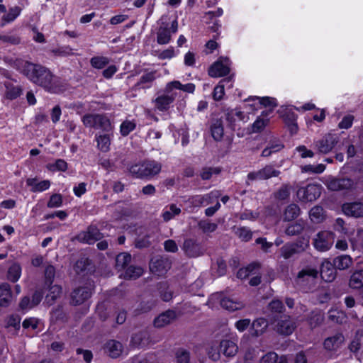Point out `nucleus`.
I'll return each mask as SVG.
<instances>
[{
    "mask_svg": "<svg viewBox=\"0 0 363 363\" xmlns=\"http://www.w3.org/2000/svg\"><path fill=\"white\" fill-rule=\"evenodd\" d=\"M21 72L33 83L44 87L50 92L61 91L60 79L49 69L40 65L24 62L21 68Z\"/></svg>",
    "mask_w": 363,
    "mask_h": 363,
    "instance_id": "nucleus-1",
    "label": "nucleus"
},
{
    "mask_svg": "<svg viewBox=\"0 0 363 363\" xmlns=\"http://www.w3.org/2000/svg\"><path fill=\"white\" fill-rule=\"evenodd\" d=\"M208 303V305L212 307L216 303H220L221 307L230 311L240 310L245 307V303L242 301H235L230 297L224 296L221 293L212 294Z\"/></svg>",
    "mask_w": 363,
    "mask_h": 363,
    "instance_id": "nucleus-2",
    "label": "nucleus"
},
{
    "mask_svg": "<svg viewBox=\"0 0 363 363\" xmlns=\"http://www.w3.org/2000/svg\"><path fill=\"white\" fill-rule=\"evenodd\" d=\"M246 101L247 102V105L256 111H260L263 108L269 111H272L278 106L277 99L269 96H250Z\"/></svg>",
    "mask_w": 363,
    "mask_h": 363,
    "instance_id": "nucleus-3",
    "label": "nucleus"
},
{
    "mask_svg": "<svg viewBox=\"0 0 363 363\" xmlns=\"http://www.w3.org/2000/svg\"><path fill=\"white\" fill-rule=\"evenodd\" d=\"M335 234L331 231H320L313 239L314 247L320 252L329 250L334 243Z\"/></svg>",
    "mask_w": 363,
    "mask_h": 363,
    "instance_id": "nucleus-4",
    "label": "nucleus"
},
{
    "mask_svg": "<svg viewBox=\"0 0 363 363\" xmlns=\"http://www.w3.org/2000/svg\"><path fill=\"white\" fill-rule=\"evenodd\" d=\"M82 121L86 126L107 132L112 129L110 121L104 115H84Z\"/></svg>",
    "mask_w": 363,
    "mask_h": 363,
    "instance_id": "nucleus-5",
    "label": "nucleus"
},
{
    "mask_svg": "<svg viewBox=\"0 0 363 363\" xmlns=\"http://www.w3.org/2000/svg\"><path fill=\"white\" fill-rule=\"evenodd\" d=\"M339 142V134L328 133L315 142V147L320 153L327 154L331 152L337 145Z\"/></svg>",
    "mask_w": 363,
    "mask_h": 363,
    "instance_id": "nucleus-6",
    "label": "nucleus"
},
{
    "mask_svg": "<svg viewBox=\"0 0 363 363\" xmlns=\"http://www.w3.org/2000/svg\"><path fill=\"white\" fill-rule=\"evenodd\" d=\"M321 190V185L311 184L306 187L298 189L296 194L300 201L303 202H312L320 196Z\"/></svg>",
    "mask_w": 363,
    "mask_h": 363,
    "instance_id": "nucleus-7",
    "label": "nucleus"
},
{
    "mask_svg": "<svg viewBox=\"0 0 363 363\" xmlns=\"http://www.w3.org/2000/svg\"><path fill=\"white\" fill-rule=\"evenodd\" d=\"M182 250L186 256L191 258L198 257L204 253V249L201 244L193 238L185 239Z\"/></svg>",
    "mask_w": 363,
    "mask_h": 363,
    "instance_id": "nucleus-8",
    "label": "nucleus"
},
{
    "mask_svg": "<svg viewBox=\"0 0 363 363\" xmlns=\"http://www.w3.org/2000/svg\"><path fill=\"white\" fill-rule=\"evenodd\" d=\"M230 72V60L227 57H220L208 69L211 77H221Z\"/></svg>",
    "mask_w": 363,
    "mask_h": 363,
    "instance_id": "nucleus-9",
    "label": "nucleus"
},
{
    "mask_svg": "<svg viewBox=\"0 0 363 363\" xmlns=\"http://www.w3.org/2000/svg\"><path fill=\"white\" fill-rule=\"evenodd\" d=\"M296 327V323L291 316L284 315L278 320L274 325V330L282 335H290L294 333Z\"/></svg>",
    "mask_w": 363,
    "mask_h": 363,
    "instance_id": "nucleus-10",
    "label": "nucleus"
},
{
    "mask_svg": "<svg viewBox=\"0 0 363 363\" xmlns=\"http://www.w3.org/2000/svg\"><path fill=\"white\" fill-rule=\"evenodd\" d=\"M327 188L330 191H341L345 189H350L353 187L354 183L352 180L347 178L336 179L328 177L324 182Z\"/></svg>",
    "mask_w": 363,
    "mask_h": 363,
    "instance_id": "nucleus-11",
    "label": "nucleus"
},
{
    "mask_svg": "<svg viewBox=\"0 0 363 363\" xmlns=\"http://www.w3.org/2000/svg\"><path fill=\"white\" fill-rule=\"evenodd\" d=\"M279 174L280 172L274 169L272 165H267L257 172L249 173L247 174V179L251 181L264 180L272 177H278Z\"/></svg>",
    "mask_w": 363,
    "mask_h": 363,
    "instance_id": "nucleus-12",
    "label": "nucleus"
},
{
    "mask_svg": "<svg viewBox=\"0 0 363 363\" xmlns=\"http://www.w3.org/2000/svg\"><path fill=\"white\" fill-rule=\"evenodd\" d=\"M220 196L218 191H211L209 194L204 195H195L191 196L188 201L193 207H200L203 205H208L213 202V200H217Z\"/></svg>",
    "mask_w": 363,
    "mask_h": 363,
    "instance_id": "nucleus-13",
    "label": "nucleus"
},
{
    "mask_svg": "<svg viewBox=\"0 0 363 363\" xmlns=\"http://www.w3.org/2000/svg\"><path fill=\"white\" fill-rule=\"evenodd\" d=\"M101 233L95 226H89L86 230L81 232L77 240L84 243L92 244L101 238Z\"/></svg>",
    "mask_w": 363,
    "mask_h": 363,
    "instance_id": "nucleus-14",
    "label": "nucleus"
},
{
    "mask_svg": "<svg viewBox=\"0 0 363 363\" xmlns=\"http://www.w3.org/2000/svg\"><path fill=\"white\" fill-rule=\"evenodd\" d=\"M342 211L345 215L354 217H363V203L350 202L345 203L342 206Z\"/></svg>",
    "mask_w": 363,
    "mask_h": 363,
    "instance_id": "nucleus-15",
    "label": "nucleus"
},
{
    "mask_svg": "<svg viewBox=\"0 0 363 363\" xmlns=\"http://www.w3.org/2000/svg\"><path fill=\"white\" fill-rule=\"evenodd\" d=\"M267 328V320L264 318H258L251 323L250 334L252 337H259L266 332Z\"/></svg>",
    "mask_w": 363,
    "mask_h": 363,
    "instance_id": "nucleus-16",
    "label": "nucleus"
},
{
    "mask_svg": "<svg viewBox=\"0 0 363 363\" xmlns=\"http://www.w3.org/2000/svg\"><path fill=\"white\" fill-rule=\"evenodd\" d=\"M176 318V313L174 311L168 310L156 317L153 323L156 328H163L172 323Z\"/></svg>",
    "mask_w": 363,
    "mask_h": 363,
    "instance_id": "nucleus-17",
    "label": "nucleus"
},
{
    "mask_svg": "<svg viewBox=\"0 0 363 363\" xmlns=\"http://www.w3.org/2000/svg\"><path fill=\"white\" fill-rule=\"evenodd\" d=\"M122 344L116 340H111L104 345V352L111 358L118 357L123 352Z\"/></svg>",
    "mask_w": 363,
    "mask_h": 363,
    "instance_id": "nucleus-18",
    "label": "nucleus"
},
{
    "mask_svg": "<svg viewBox=\"0 0 363 363\" xmlns=\"http://www.w3.org/2000/svg\"><path fill=\"white\" fill-rule=\"evenodd\" d=\"M345 341V337L341 333H337L324 340V348L328 351H335L340 348Z\"/></svg>",
    "mask_w": 363,
    "mask_h": 363,
    "instance_id": "nucleus-19",
    "label": "nucleus"
},
{
    "mask_svg": "<svg viewBox=\"0 0 363 363\" xmlns=\"http://www.w3.org/2000/svg\"><path fill=\"white\" fill-rule=\"evenodd\" d=\"M91 294V289L88 287L76 289L71 295L72 303L74 305L81 304L88 299Z\"/></svg>",
    "mask_w": 363,
    "mask_h": 363,
    "instance_id": "nucleus-20",
    "label": "nucleus"
},
{
    "mask_svg": "<svg viewBox=\"0 0 363 363\" xmlns=\"http://www.w3.org/2000/svg\"><path fill=\"white\" fill-rule=\"evenodd\" d=\"M220 351L225 357H233L238 351L237 344L228 339L222 340L219 345Z\"/></svg>",
    "mask_w": 363,
    "mask_h": 363,
    "instance_id": "nucleus-21",
    "label": "nucleus"
},
{
    "mask_svg": "<svg viewBox=\"0 0 363 363\" xmlns=\"http://www.w3.org/2000/svg\"><path fill=\"white\" fill-rule=\"evenodd\" d=\"M320 273L322 279L327 282L333 281L336 276L333 264L326 260L322 262Z\"/></svg>",
    "mask_w": 363,
    "mask_h": 363,
    "instance_id": "nucleus-22",
    "label": "nucleus"
},
{
    "mask_svg": "<svg viewBox=\"0 0 363 363\" xmlns=\"http://www.w3.org/2000/svg\"><path fill=\"white\" fill-rule=\"evenodd\" d=\"M67 113L77 112V113L82 111V105L80 104L69 103L62 104V106L56 104L52 108V113H61L62 111Z\"/></svg>",
    "mask_w": 363,
    "mask_h": 363,
    "instance_id": "nucleus-23",
    "label": "nucleus"
},
{
    "mask_svg": "<svg viewBox=\"0 0 363 363\" xmlns=\"http://www.w3.org/2000/svg\"><path fill=\"white\" fill-rule=\"evenodd\" d=\"M13 295L11 286L7 283L0 285V306L7 307L11 303Z\"/></svg>",
    "mask_w": 363,
    "mask_h": 363,
    "instance_id": "nucleus-24",
    "label": "nucleus"
},
{
    "mask_svg": "<svg viewBox=\"0 0 363 363\" xmlns=\"http://www.w3.org/2000/svg\"><path fill=\"white\" fill-rule=\"evenodd\" d=\"M26 184L30 187L33 192H42L48 189L50 186L49 180L38 181L36 178H28Z\"/></svg>",
    "mask_w": 363,
    "mask_h": 363,
    "instance_id": "nucleus-25",
    "label": "nucleus"
},
{
    "mask_svg": "<svg viewBox=\"0 0 363 363\" xmlns=\"http://www.w3.org/2000/svg\"><path fill=\"white\" fill-rule=\"evenodd\" d=\"M174 96L173 94H163L157 98L155 101V106L159 111H165L173 102Z\"/></svg>",
    "mask_w": 363,
    "mask_h": 363,
    "instance_id": "nucleus-26",
    "label": "nucleus"
},
{
    "mask_svg": "<svg viewBox=\"0 0 363 363\" xmlns=\"http://www.w3.org/2000/svg\"><path fill=\"white\" fill-rule=\"evenodd\" d=\"M168 264L162 259L152 260L150 264V271L158 276L164 274L168 270Z\"/></svg>",
    "mask_w": 363,
    "mask_h": 363,
    "instance_id": "nucleus-27",
    "label": "nucleus"
},
{
    "mask_svg": "<svg viewBox=\"0 0 363 363\" xmlns=\"http://www.w3.org/2000/svg\"><path fill=\"white\" fill-rule=\"evenodd\" d=\"M97 143V147L99 150L104 152H107L110 150L111 143V135L109 133L99 135L96 136Z\"/></svg>",
    "mask_w": 363,
    "mask_h": 363,
    "instance_id": "nucleus-28",
    "label": "nucleus"
},
{
    "mask_svg": "<svg viewBox=\"0 0 363 363\" xmlns=\"http://www.w3.org/2000/svg\"><path fill=\"white\" fill-rule=\"evenodd\" d=\"M318 274L319 272L315 267L307 266L298 272L297 279L298 281L308 280L310 278L315 279Z\"/></svg>",
    "mask_w": 363,
    "mask_h": 363,
    "instance_id": "nucleus-29",
    "label": "nucleus"
},
{
    "mask_svg": "<svg viewBox=\"0 0 363 363\" xmlns=\"http://www.w3.org/2000/svg\"><path fill=\"white\" fill-rule=\"evenodd\" d=\"M269 123V118L267 115H259L255 120L251 127L252 133H259L262 131Z\"/></svg>",
    "mask_w": 363,
    "mask_h": 363,
    "instance_id": "nucleus-30",
    "label": "nucleus"
},
{
    "mask_svg": "<svg viewBox=\"0 0 363 363\" xmlns=\"http://www.w3.org/2000/svg\"><path fill=\"white\" fill-rule=\"evenodd\" d=\"M333 266L337 269L344 270L348 269L352 264V259L350 256L343 255L333 259Z\"/></svg>",
    "mask_w": 363,
    "mask_h": 363,
    "instance_id": "nucleus-31",
    "label": "nucleus"
},
{
    "mask_svg": "<svg viewBox=\"0 0 363 363\" xmlns=\"http://www.w3.org/2000/svg\"><path fill=\"white\" fill-rule=\"evenodd\" d=\"M350 286L352 289H362L363 298V270H359L352 274L350 279Z\"/></svg>",
    "mask_w": 363,
    "mask_h": 363,
    "instance_id": "nucleus-32",
    "label": "nucleus"
},
{
    "mask_svg": "<svg viewBox=\"0 0 363 363\" xmlns=\"http://www.w3.org/2000/svg\"><path fill=\"white\" fill-rule=\"evenodd\" d=\"M162 165L160 162L154 160H145V172L147 177H151L159 174Z\"/></svg>",
    "mask_w": 363,
    "mask_h": 363,
    "instance_id": "nucleus-33",
    "label": "nucleus"
},
{
    "mask_svg": "<svg viewBox=\"0 0 363 363\" xmlns=\"http://www.w3.org/2000/svg\"><path fill=\"white\" fill-rule=\"evenodd\" d=\"M309 216L312 222L320 223L325 218L323 208L320 206L313 207L309 213Z\"/></svg>",
    "mask_w": 363,
    "mask_h": 363,
    "instance_id": "nucleus-34",
    "label": "nucleus"
},
{
    "mask_svg": "<svg viewBox=\"0 0 363 363\" xmlns=\"http://www.w3.org/2000/svg\"><path fill=\"white\" fill-rule=\"evenodd\" d=\"M171 40L170 30L166 26H160L157 33V42L160 45L168 44Z\"/></svg>",
    "mask_w": 363,
    "mask_h": 363,
    "instance_id": "nucleus-35",
    "label": "nucleus"
},
{
    "mask_svg": "<svg viewBox=\"0 0 363 363\" xmlns=\"http://www.w3.org/2000/svg\"><path fill=\"white\" fill-rule=\"evenodd\" d=\"M349 240L353 250L363 249V230H358L354 235L349 236Z\"/></svg>",
    "mask_w": 363,
    "mask_h": 363,
    "instance_id": "nucleus-36",
    "label": "nucleus"
},
{
    "mask_svg": "<svg viewBox=\"0 0 363 363\" xmlns=\"http://www.w3.org/2000/svg\"><path fill=\"white\" fill-rule=\"evenodd\" d=\"M130 173L137 178H147L145 172V161L133 164L129 168Z\"/></svg>",
    "mask_w": 363,
    "mask_h": 363,
    "instance_id": "nucleus-37",
    "label": "nucleus"
},
{
    "mask_svg": "<svg viewBox=\"0 0 363 363\" xmlns=\"http://www.w3.org/2000/svg\"><path fill=\"white\" fill-rule=\"evenodd\" d=\"M299 213V207L294 203H291L286 208L284 212V220L285 221L292 220L296 218L298 216Z\"/></svg>",
    "mask_w": 363,
    "mask_h": 363,
    "instance_id": "nucleus-38",
    "label": "nucleus"
},
{
    "mask_svg": "<svg viewBox=\"0 0 363 363\" xmlns=\"http://www.w3.org/2000/svg\"><path fill=\"white\" fill-rule=\"evenodd\" d=\"M288 113H294V111H318L319 108H316L313 104L307 103L301 107H296L292 105L285 106V108L283 110Z\"/></svg>",
    "mask_w": 363,
    "mask_h": 363,
    "instance_id": "nucleus-39",
    "label": "nucleus"
},
{
    "mask_svg": "<svg viewBox=\"0 0 363 363\" xmlns=\"http://www.w3.org/2000/svg\"><path fill=\"white\" fill-rule=\"evenodd\" d=\"M323 314L320 311H313L308 318L307 321L311 329L317 328L323 322Z\"/></svg>",
    "mask_w": 363,
    "mask_h": 363,
    "instance_id": "nucleus-40",
    "label": "nucleus"
},
{
    "mask_svg": "<svg viewBox=\"0 0 363 363\" xmlns=\"http://www.w3.org/2000/svg\"><path fill=\"white\" fill-rule=\"evenodd\" d=\"M21 274V267L18 264H13L9 269L7 273V278L12 282H16Z\"/></svg>",
    "mask_w": 363,
    "mask_h": 363,
    "instance_id": "nucleus-41",
    "label": "nucleus"
},
{
    "mask_svg": "<svg viewBox=\"0 0 363 363\" xmlns=\"http://www.w3.org/2000/svg\"><path fill=\"white\" fill-rule=\"evenodd\" d=\"M181 213V209L175 204H171L169 207L165 208L162 216L164 221H169L172 219L175 216Z\"/></svg>",
    "mask_w": 363,
    "mask_h": 363,
    "instance_id": "nucleus-42",
    "label": "nucleus"
},
{
    "mask_svg": "<svg viewBox=\"0 0 363 363\" xmlns=\"http://www.w3.org/2000/svg\"><path fill=\"white\" fill-rule=\"evenodd\" d=\"M212 137L217 141L220 140L223 136V127L221 121H216L211 126Z\"/></svg>",
    "mask_w": 363,
    "mask_h": 363,
    "instance_id": "nucleus-43",
    "label": "nucleus"
},
{
    "mask_svg": "<svg viewBox=\"0 0 363 363\" xmlns=\"http://www.w3.org/2000/svg\"><path fill=\"white\" fill-rule=\"evenodd\" d=\"M22 92V89L18 86H14L11 84H7L6 85V92L5 96L9 99H15L18 97Z\"/></svg>",
    "mask_w": 363,
    "mask_h": 363,
    "instance_id": "nucleus-44",
    "label": "nucleus"
},
{
    "mask_svg": "<svg viewBox=\"0 0 363 363\" xmlns=\"http://www.w3.org/2000/svg\"><path fill=\"white\" fill-rule=\"evenodd\" d=\"M143 273V269L140 267H129L125 272L123 277L125 279H137Z\"/></svg>",
    "mask_w": 363,
    "mask_h": 363,
    "instance_id": "nucleus-45",
    "label": "nucleus"
},
{
    "mask_svg": "<svg viewBox=\"0 0 363 363\" xmlns=\"http://www.w3.org/2000/svg\"><path fill=\"white\" fill-rule=\"evenodd\" d=\"M235 233L243 242H247L252 238V232L246 227L236 228Z\"/></svg>",
    "mask_w": 363,
    "mask_h": 363,
    "instance_id": "nucleus-46",
    "label": "nucleus"
},
{
    "mask_svg": "<svg viewBox=\"0 0 363 363\" xmlns=\"http://www.w3.org/2000/svg\"><path fill=\"white\" fill-rule=\"evenodd\" d=\"M298 253H301L309 247L308 237H301L296 242H291Z\"/></svg>",
    "mask_w": 363,
    "mask_h": 363,
    "instance_id": "nucleus-47",
    "label": "nucleus"
},
{
    "mask_svg": "<svg viewBox=\"0 0 363 363\" xmlns=\"http://www.w3.org/2000/svg\"><path fill=\"white\" fill-rule=\"evenodd\" d=\"M108 57L104 56H96L91 59V65L96 69H102L109 63Z\"/></svg>",
    "mask_w": 363,
    "mask_h": 363,
    "instance_id": "nucleus-48",
    "label": "nucleus"
},
{
    "mask_svg": "<svg viewBox=\"0 0 363 363\" xmlns=\"http://www.w3.org/2000/svg\"><path fill=\"white\" fill-rule=\"evenodd\" d=\"M281 256L285 259H289L295 254H298L291 242L285 244L280 248Z\"/></svg>",
    "mask_w": 363,
    "mask_h": 363,
    "instance_id": "nucleus-49",
    "label": "nucleus"
},
{
    "mask_svg": "<svg viewBox=\"0 0 363 363\" xmlns=\"http://www.w3.org/2000/svg\"><path fill=\"white\" fill-rule=\"evenodd\" d=\"M131 259V256L128 253H121L119 254L116 259V267L118 269H123Z\"/></svg>",
    "mask_w": 363,
    "mask_h": 363,
    "instance_id": "nucleus-50",
    "label": "nucleus"
},
{
    "mask_svg": "<svg viewBox=\"0 0 363 363\" xmlns=\"http://www.w3.org/2000/svg\"><path fill=\"white\" fill-rule=\"evenodd\" d=\"M136 127V123L134 121L126 120L123 121L120 127V132L123 136H127L131 131Z\"/></svg>",
    "mask_w": 363,
    "mask_h": 363,
    "instance_id": "nucleus-51",
    "label": "nucleus"
},
{
    "mask_svg": "<svg viewBox=\"0 0 363 363\" xmlns=\"http://www.w3.org/2000/svg\"><path fill=\"white\" fill-rule=\"evenodd\" d=\"M304 228V224L303 223L297 222L289 225L285 233L288 235H295L301 233Z\"/></svg>",
    "mask_w": 363,
    "mask_h": 363,
    "instance_id": "nucleus-52",
    "label": "nucleus"
},
{
    "mask_svg": "<svg viewBox=\"0 0 363 363\" xmlns=\"http://www.w3.org/2000/svg\"><path fill=\"white\" fill-rule=\"evenodd\" d=\"M283 120L288 125L291 133H296L297 132L298 126L295 122V115H283Z\"/></svg>",
    "mask_w": 363,
    "mask_h": 363,
    "instance_id": "nucleus-53",
    "label": "nucleus"
},
{
    "mask_svg": "<svg viewBox=\"0 0 363 363\" xmlns=\"http://www.w3.org/2000/svg\"><path fill=\"white\" fill-rule=\"evenodd\" d=\"M47 167L50 171H62L65 172L67 169V162L61 159L57 160L55 163L48 164Z\"/></svg>",
    "mask_w": 363,
    "mask_h": 363,
    "instance_id": "nucleus-54",
    "label": "nucleus"
},
{
    "mask_svg": "<svg viewBox=\"0 0 363 363\" xmlns=\"http://www.w3.org/2000/svg\"><path fill=\"white\" fill-rule=\"evenodd\" d=\"M230 79H225L220 82V83L214 88L213 96L215 100H220L224 95V82H229Z\"/></svg>",
    "mask_w": 363,
    "mask_h": 363,
    "instance_id": "nucleus-55",
    "label": "nucleus"
},
{
    "mask_svg": "<svg viewBox=\"0 0 363 363\" xmlns=\"http://www.w3.org/2000/svg\"><path fill=\"white\" fill-rule=\"evenodd\" d=\"M325 165L323 164H318L316 165L308 164L302 167V171L305 172H311L315 174H320L324 172Z\"/></svg>",
    "mask_w": 363,
    "mask_h": 363,
    "instance_id": "nucleus-56",
    "label": "nucleus"
},
{
    "mask_svg": "<svg viewBox=\"0 0 363 363\" xmlns=\"http://www.w3.org/2000/svg\"><path fill=\"white\" fill-rule=\"evenodd\" d=\"M199 227L205 233H213L217 229V224L206 220H201L199 223Z\"/></svg>",
    "mask_w": 363,
    "mask_h": 363,
    "instance_id": "nucleus-57",
    "label": "nucleus"
},
{
    "mask_svg": "<svg viewBox=\"0 0 363 363\" xmlns=\"http://www.w3.org/2000/svg\"><path fill=\"white\" fill-rule=\"evenodd\" d=\"M345 318V313L340 311L332 310L329 313V318L337 323H342Z\"/></svg>",
    "mask_w": 363,
    "mask_h": 363,
    "instance_id": "nucleus-58",
    "label": "nucleus"
},
{
    "mask_svg": "<svg viewBox=\"0 0 363 363\" xmlns=\"http://www.w3.org/2000/svg\"><path fill=\"white\" fill-rule=\"evenodd\" d=\"M21 13V9L18 6L11 8L9 13L3 17V20L6 22H11L14 21Z\"/></svg>",
    "mask_w": 363,
    "mask_h": 363,
    "instance_id": "nucleus-59",
    "label": "nucleus"
},
{
    "mask_svg": "<svg viewBox=\"0 0 363 363\" xmlns=\"http://www.w3.org/2000/svg\"><path fill=\"white\" fill-rule=\"evenodd\" d=\"M62 204V196L60 194H52L49 201L48 202V208H57L61 206Z\"/></svg>",
    "mask_w": 363,
    "mask_h": 363,
    "instance_id": "nucleus-60",
    "label": "nucleus"
},
{
    "mask_svg": "<svg viewBox=\"0 0 363 363\" xmlns=\"http://www.w3.org/2000/svg\"><path fill=\"white\" fill-rule=\"evenodd\" d=\"M62 294V288L58 285H53L49 289V294L47 295V298L51 301H55Z\"/></svg>",
    "mask_w": 363,
    "mask_h": 363,
    "instance_id": "nucleus-61",
    "label": "nucleus"
},
{
    "mask_svg": "<svg viewBox=\"0 0 363 363\" xmlns=\"http://www.w3.org/2000/svg\"><path fill=\"white\" fill-rule=\"evenodd\" d=\"M251 326V320L249 318L241 319L235 322V327L239 332H243Z\"/></svg>",
    "mask_w": 363,
    "mask_h": 363,
    "instance_id": "nucleus-62",
    "label": "nucleus"
},
{
    "mask_svg": "<svg viewBox=\"0 0 363 363\" xmlns=\"http://www.w3.org/2000/svg\"><path fill=\"white\" fill-rule=\"evenodd\" d=\"M269 309L273 313H281L284 309V305L279 300H273L269 303Z\"/></svg>",
    "mask_w": 363,
    "mask_h": 363,
    "instance_id": "nucleus-63",
    "label": "nucleus"
},
{
    "mask_svg": "<svg viewBox=\"0 0 363 363\" xmlns=\"http://www.w3.org/2000/svg\"><path fill=\"white\" fill-rule=\"evenodd\" d=\"M176 357L178 363H189V353L184 350H179L176 353Z\"/></svg>",
    "mask_w": 363,
    "mask_h": 363,
    "instance_id": "nucleus-64",
    "label": "nucleus"
}]
</instances>
